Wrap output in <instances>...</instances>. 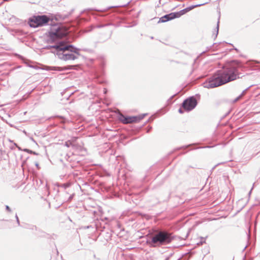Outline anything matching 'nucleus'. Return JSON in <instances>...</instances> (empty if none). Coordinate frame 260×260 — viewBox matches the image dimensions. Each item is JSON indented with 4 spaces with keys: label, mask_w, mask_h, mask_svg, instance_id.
Masks as SVG:
<instances>
[{
    "label": "nucleus",
    "mask_w": 260,
    "mask_h": 260,
    "mask_svg": "<svg viewBox=\"0 0 260 260\" xmlns=\"http://www.w3.org/2000/svg\"><path fill=\"white\" fill-rule=\"evenodd\" d=\"M251 192V190L249 191V194H250Z\"/></svg>",
    "instance_id": "37998d69"
},
{
    "label": "nucleus",
    "mask_w": 260,
    "mask_h": 260,
    "mask_svg": "<svg viewBox=\"0 0 260 260\" xmlns=\"http://www.w3.org/2000/svg\"><path fill=\"white\" fill-rule=\"evenodd\" d=\"M176 18L175 14L174 12H171L169 14L164 15L163 16L159 18L158 23H165L169 21H171Z\"/></svg>",
    "instance_id": "6e6552de"
},
{
    "label": "nucleus",
    "mask_w": 260,
    "mask_h": 260,
    "mask_svg": "<svg viewBox=\"0 0 260 260\" xmlns=\"http://www.w3.org/2000/svg\"><path fill=\"white\" fill-rule=\"evenodd\" d=\"M206 147H207V148H210V146H207Z\"/></svg>",
    "instance_id": "a18cd8bd"
},
{
    "label": "nucleus",
    "mask_w": 260,
    "mask_h": 260,
    "mask_svg": "<svg viewBox=\"0 0 260 260\" xmlns=\"http://www.w3.org/2000/svg\"><path fill=\"white\" fill-rule=\"evenodd\" d=\"M153 118H152V119H151V118H150L147 120V122H149V121H152V120H153Z\"/></svg>",
    "instance_id": "f704fd0d"
},
{
    "label": "nucleus",
    "mask_w": 260,
    "mask_h": 260,
    "mask_svg": "<svg viewBox=\"0 0 260 260\" xmlns=\"http://www.w3.org/2000/svg\"><path fill=\"white\" fill-rule=\"evenodd\" d=\"M55 53L58 58L64 61L74 60L78 58L77 56L70 52L69 49H59Z\"/></svg>",
    "instance_id": "0eeeda50"
},
{
    "label": "nucleus",
    "mask_w": 260,
    "mask_h": 260,
    "mask_svg": "<svg viewBox=\"0 0 260 260\" xmlns=\"http://www.w3.org/2000/svg\"><path fill=\"white\" fill-rule=\"evenodd\" d=\"M23 150L24 152H27V153H30V154H34V155H38V154L37 152H36L35 151H32V150H29V149H26V148H25V149H24Z\"/></svg>",
    "instance_id": "f3484780"
},
{
    "label": "nucleus",
    "mask_w": 260,
    "mask_h": 260,
    "mask_svg": "<svg viewBox=\"0 0 260 260\" xmlns=\"http://www.w3.org/2000/svg\"><path fill=\"white\" fill-rule=\"evenodd\" d=\"M50 20V17L46 15H34L28 19V23L30 27L36 28L48 24Z\"/></svg>",
    "instance_id": "20e7f679"
},
{
    "label": "nucleus",
    "mask_w": 260,
    "mask_h": 260,
    "mask_svg": "<svg viewBox=\"0 0 260 260\" xmlns=\"http://www.w3.org/2000/svg\"><path fill=\"white\" fill-rule=\"evenodd\" d=\"M49 24L50 25V29L46 32V35L49 38V41L53 43L56 41L57 39L63 36L64 32L61 24L51 23Z\"/></svg>",
    "instance_id": "7ed1b4c3"
},
{
    "label": "nucleus",
    "mask_w": 260,
    "mask_h": 260,
    "mask_svg": "<svg viewBox=\"0 0 260 260\" xmlns=\"http://www.w3.org/2000/svg\"><path fill=\"white\" fill-rule=\"evenodd\" d=\"M72 145V142L69 140L65 142L64 146H67V147H70Z\"/></svg>",
    "instance_id": "6ab92c4d"
},
{
    "label": "nucleus",
    "mask_w": 260,
    "mask_h": 260,
    "mask_svg": "<svg viewBox=\"0 0 260 260\" xmlns=\"http://www.w3.org/2000/svg\"><path fill=\"white\" fill-rule=\"evenodd\" d=\"M103 26V25H98L96 27H98V28H101V27H102Z\"/></svg>",
    "instance_id": "c9c22d12"
},
{
    "label": "nucleus",
    "mask_w": 260,
    "mask_h": 260,
    "mask_svg": "<svg viewBox=\"0 0 260 260\" xmlns=\"http://www.w3.org/2000/svg\"><path fill=\"white\" fill-rule=\"evenodd\" d=\"M16 55L17 56H18V57L19 58L21 59H24V57L22 56H21V55H20L19 54H16Z\"/></svg>",
    "instance_id": "cd10ccee"
},
{
    "label": "nucleus",
    "mask_w": 260,
    "mask_h": 260,
    "mask_svg": "<svg viewBox=\"0 0 260 260\" xmlns=\"http://www.w3.org/2000/svg\"><path fill=\"white\" fill-rule=\"evenodd\" d=\"M35 166H36V167L38 169H40V167L39 166V164L38 162H35Z\"/></svg>",
    "instance_id": "c756f323"
},
{
    "label": "nucleus",
    "mask_w": 260,
    "mask_h": 260,
    "mask_svg": "<svg viewBox=\"0 0 260 260\" xmlns=\"http://www.w3.org/2000/svg\"><path fill=\"white\" fill-rule=\"evenodd\" d=\"M191 145L190 144V145H186V146H182V147H181L177 148L176 149H175V151L178 150H180L181 149H186V148L190 146Z\"/></svg>",
    "instance_id": "412c9836"
},
{
    "label": "nucleus",
    "mask_w": 260,
    "mask_h": 260,
    "mask_svg": "<svg viewBox=\"0 0 260 260\" xmlns=\"http://www.w3.org/2000/svg\"><path fill=\"white\" fill-rule=\"evenodd\" d=\"M242 98V95H239L237 98H236L233 101V103H236L240 99Z\"/></svg>",
    "instance_id": "4be33fe9"
},
{
    "label": "nucleus",
    "mask_w": 260,
    "mask_h": 260,
    "mask_svg": "<svg viewBox=\"0 0 260 260\" xmlns=\"http://www.w3.org/2000/svg\"><path fill=\"white\" fill-rule=\"evenodd\" d=\"M64 187H65V188H66V187H68V186H69V185H66V184H64Z\"/></svg>",
    "instance_id": "4c0bfd02"
},
{
    "label": "nucleus",
    "mask_w": 260,
    "mask_h": 260,
    "mask_svg": "<svg viewBox=\"0 0 260 260\" xmlns=\"http://www.w3.org/2000/svg\"><path fill=\"white\" fill-rule=\"evenodd\" d=\"M204 53H205V51H203V52L202 53V54Z\"/></svg>",
    "instance_id": "c03bdc74"
},
{
    "label": "nucleus",
    "mask_w": 260,
    "mask_h": 260,
    "mask_svg": "<svg viewBox=\"0 0 260 260\" xmlns=\"http://www.w3.org/2000/svg\"><path fill=\"white\" fill-rule=\"evenodd\" d=\"M69 49V51L70 52H71V53H75L76 54H77L78 55H79L80 54H79V48H77L75 47H74L73 45H68V44H66L65 43V42L63 41V48H62L61 49Z\"/></svg>",
    "instance_id": "9b49d317"
},
{
    "label": "nucleus",
    "mask_w": 260,
    "mask_h": 260,
    "mask_svg": "<svg viewBox=\"0 0 260 260\" xmlns=\"http://www.w3.org/2000/svg\"><path fill=\"white\" fill-rule=\"evenodd\" d=\"M219 18H218L217 25L215 29V32H213V36H214V39L217 38L219 31Z\"/></svg>",
    "instance_id": "dca6fc26"
},
{
    "label": "nucleus",
    "mask_w": 260,
    "mask_h": 260,
    "mask_svg": "<svg viewBox=\"0 0 260 260\" xmlns=\"http://www.w3.org/2000/svg\"><path fill=\"white\" fill-rule=\"evenodd\" d=\"M173 255V253H170V254L169 255H168L166 257L165 260H169L171 258V256H172V255Z\"/></svg>",
    "instance_id": "5701e85b"
},
{
    "label": "nucleus",
    "mask_w": 260,
    "mask_h": 260,
    "mask_svg": "<svg viewBox=\"0 0 260 260\" xmlns=\"http://www.w3.org/2000/svg\"><path fill=\"white\" fill-rule=\"evenodd\" d=\"M130 3V1H127L126 3L119 6H116V7H123L128 5Z\"/></svg>",
    "instance_id": "aec40b11"
},
{
    "label": "nucleus",
    "mask_w": 260,
    "mask_h": 260,
    "mask_svg": "<svg viewBox=\"0 0 260 260\" xmlns=\"http://www.w3.org/2000/svg\"><path fill=\"white\" fill-rule=\"evenodd\" d=\"M211 48H212V46L208 47L207 48V50H209L210 49H211Z\"/></svg>",
    "instance_id": "72a5a7b5"
},
{
    "label": "nucleus",
    "mask_w": 260,
    "mask_h": 260,
    "mask_svg": "<svg viewBox=\"0 0 260 260\" xmlns=\"http://www.w3.org/2000/svg\"><path fill=\"white\" fill-rule=\"evenodd\" d=\"M198 105V102L194 96L187 98L183 101L181 107L178 110L180 114L184 113V111L189 112L194 109Z\"/></svg>",
    "instance_id": "39448f33"
},
{
    "label": "nucleus",
    "mask_w": 260,
    "mask_h": 260,
    "mask_svg": "<svg viewBox=\"0 0 260 260\" xmlns=\"http://www.w3.org/2000/svg\"><path fill=\"white\" fill-rule=\"evenodd\" d=\"M94 27V26H93V25H91V26H90V28H89L88 30H87L86 31H91V30L93 29V28Z\"/></svg>",
    "instance_id": "c85d7f7f"
},
{
    "label": "nucleus",
    "mask_w": 260,
    "mask_h": 260,
    "mask_svg": "<svg viewBox=\"0 0 260 260\" xmlns=\"http://www.w3.org/2000/svg\"><path fill=\"white\" fill-rule=\"evenodd\" d=\"M60 118H63L62 116H58Z\"/></svg>",
    "instance_id": "ea45409f"
},
{
    "label": "nucleus",
    "mask_w": 260,
    "mask_h": 260,
    "mask_svg": "<svg viewBox=\"0 0 260 260\" xmlns=\"http://www.w3.org/2000/svg\"><path fill=\"white\" fill-rule=\"evenodd\" d=\"M6 210L7 211L9 212H11L12 211V210H11V208H10V207L9 206H8V205L6 206Z\"/></svg>",
    "instance_id": "a878e982"
},
{
    "label": "nucleus",
    "mask_w": 260,
    "mask_h": 260,
    "mask_svg": "<svg viewBox=\"0 0 260 260\" xmlns=\"http://www.w3.org/2000/svg\"><path fill=\"white\" fill-rule=\"evenodd\" d=\"M63 41H59V42H57L54 45H48V46H46L45 47V49H51V48L55 49V51H51V52L56 55V53L55 52H57L59 50V49L62 50L61 49H62V48H63Z\"/></svg>",
    "instance_id": "1a4fd4ad"
},
{
    "label": "nucleus",
    "mask_w": 260,
    "mask_h": 260,
    "mask_svg": "<svg viewBox=\"0 0 260 260\" xmlns=\"http://www.w3.org/2000/svg\"><path fill=\"white\" fill-rule=\"evenodd\" d=\"M147 115V113L142 114L138 116H125L121 113L118 114V119L119 121L123 124L133 123L139 122L141 120L143 119L145 116Z\"/></svg>",
    "instance_id": "423d86ee"
},
{
    "label": "nucleus",
    "mask_w": 260,
    "mask_h": 260,
    "mask_svg": "<svg viewBox=\"0 0 260 260\" xmlns=\"http://www.w3.org/2000/svg\"><path fill=\"white\" fill-rule=\"evenodd\" d=\"M210 2V0H208V1L205 2H204L203 3H202V4H197V5H195L190 6L187 7V9H188V10L189 11L192 10L193 9H194L195 8H197V7H200V6H203V5H204L205 4H208Z\"/></svg>",
    "instance_id": "4468645a"
},
{
    "label": "nucleus",
    "mask_w": 260,
    "mask_h": 260,
    "mask_svg": "<svg viewBox=\"0 0 260 260\" xmlns=\"http://www.w3.org/2000/svg\"><path fill=\"white\" fill-rule=\"evenodd\" d=\"M37 226H35V225H33V226H32V228H31V229H32V230H34V229H35V230H37Z\"/></svg>",
    "instance_id": "7c9ffc66"
},
{
    "label": "nucleus",
    "mask_w": 260,
    "mask_h": 260,
    "mask_svg": "<svg viewBox=\"0 0 260 260\" xmlns=\"http://www.w3.org/2000/svg\"><path fill=\"white\" fill-rule=\"evenodd\" d=\"M14 145L18 148L19 150H21V148L17 145V144L14 143Z\"/></svg>",
    "instance_id": "473e14b6"
},
{
    "label": "nucleus",
    "mask_w": 260,
    "mask_h": 260,
    "mask_svg": "<svg viewBox=\"0 0 260 260\" xmlns=\"http://www.w3.org/2000/svg\"><path fill=\"white\" fill-rule=\"evenodd\" d=\"M216 45V43H214V44H213V46H214V45Z\"/></svg>",
    "instance_id": "a19ab883"
},
{
    "label": "nucleus",
    "mask_w": 260,
    "mask_h": 260,
    "mask_svg": "<svg viewBox=\"0 0 260 260\" xmlns=\"http://www.w3.org/2000/svg\"><path fill=\"white\" fill-rule=\"evenodd\" d=\"M188 12H189V10H188V9H187V7L183 10H180L179 12H176L174 13L175 14L176 18H179L180 17H181L182 15L186 14Z\"/></svg>",
    "instance_id": "ddd939ff"
},
{
    "label": "nucleus",
    "mask_w": 260,
    "mask_h": 260,
    "mask_svg": "<svg viewBox=\"0 0 260 260\" xmlns=\"http://www.w3.org/2000/svg\"><path fill=\"white\" fill-rule=\"evenodd\" d=\"M205 243V238L204 237H201V241L200 243L201 244H203V243Z\"/></svg>",
    "instance_id": "393cba45"
},
{
    "label": "nucleus",
    "mask_w": 260,
    "mask_h": 260,
    "mask_svg": "<svg viewBox=\"0 0 260 260\" xmlns=\"http://www.w3.org/2000/svg\"><path fill=\"white\" fill-rule=\"evenodd\" d=\"M106 65V62L104 59H102L100 60L99 68L98 72H99V75L102 76L104 74V68Z\"/></svg>",
    "instance_id": "f8f14e48"
},
{
    "label": "nucleus",
    "mask_w": 260,
    "mask_h": 260,
    "mask_svg": "<svg viewBox=\"0 0 260 260\" xmlns=\"http://www.w3.org/2000/svg\"><path fill=\"white\" fill-rule=\"evenodd\" d=\"M29 67H30V68H35L34 66H29Z\"/></svg>",
    "instance_id": "58836bf2"
},
{
    "label": "nucleus",
    "mask_w": 260,
    "mask_h": 260,
    "mask_svg": "<svg viewBox=\"0 0 260 260\" xmlns=\"http://www.w3.org/2000/svg\"><path fill=\"white\" fill-rule=\"evenodd\" d=\"M250 86L248 87V88H247L246 89H245V90H244L243 91V92L241 93V94L240 95H242V97L243 96L244 94L245 93V91L248 89L249 88H250Z\"/></svg>",
    "instance_id": "bb28decb"
},
{
    "label": "nucleus",
    "mask_w": 260,
    "mask_h": 260,
    "mask_svg": "<svg viewBox=\"0 0 260 260\" xmlns=\"http://www.w3.org/2000/svg\"><path fill=\"white\" fill-rule=\"evenodd\" d=\"M174 239L172 234L166 230L157 231L147 238L146 244L150 247H158L169 244Z\"/></svg>",
    "instance_id": "f03ea898"
},
{
    "label": "nucleus",
    "mask_w": 260,
    "mask_h": 260,
    "mask_svg": "<svg viewBox=\"0 0 260 260\" xmlns=\"http://www.w3.org/2000/svg\"><path fill=\"white\" fill-rule=\"evenodd\" d=\"M48 68H51V67H48ZM51 68H52V70H57V71H64V70H67L66 68H62V67H51ZM73 69V66H70L67 68V69Z\"/></svg>",
    "instance_id": "2eb2a0df"
},
{
    "label": "nucleus",
    "mask_w": 260,
    "mask_h": 260,
    "mask_svg": "<svg viewBox=\"0 0 260 260\" xmlns=\"http://www.w3.org/2000/svg\"><path fill=\"white\" fill-rule=\"evenodd\" d=\"M216 166H217V165H215L214 167H213V168L212 169V170H213Z\"/></svg>",
    "instance_id": "e433bc0d"
},
{
    "label": "nucleus",
    "mask_w": 260,
    "mask_h": 260,
    "mask_svg": "<svg viewBox=\"0 0 260 260\" xmlns=\"http://www.w3.org/2000/svg\"><path fill=\"white\" fill-rule=\"evenodd\" d=\"M92 10H93L91 8L85 9L81 12L80 15H82L85 13L88 14L89 13L91 12V11H92Z\"/></svg>",
    "instance_id": "a211bd4d"
},
{
    "label": "nucleus",
    "mask_w": 260,
    "mask_h": 260,
    "mask_svg": "<svg viewBox=\"0 0 260 260\" xmlns=\"http://www.w3.org/2000/svg\"><path fill=\"white\" fill-rule=\"evenodd\" d=\"M15 218L16 219L17 223H18V225H20V221H19V218H18L17 214H16V215H15Z\"/></svg>",
    "instance_id": "b1692460"
},
{
    "label": "nucleus",
    "mask_w": 260,
    "mask_h": 260,
    "mask_svg": "<svg viewBox=\"0 0 260 260\" xmlns=\"http://www.w3.org/2000/svg\"><path fill=\"white\" fill-rule=\"evenodd\" d=\"M260 64V61L256 60H249L244 66L238 61H233L231 63L222 67L217 71L212 76L203 83V86L206 88H213L224 85L227 83L241 78L240 71H243L247 68L257 67L260 70V67L255 66Z\"/></svg>",
    "instance_id": "f257e3e1"
},
{
    "label": "nucleus",
    "mask_w": 260,
    "mask_h": 260,
    "mask_svg": "<svg viewBox=\"0 0 260 260\" xmlns=\"http://www.w3.org/2000/svg\"><path fill=\"white\" fill-rule=\"evenodd\" d=\"M31 139L33 141H34V142H35V141H34V139H33L32 138H31Z\"/></svg>",
    "instance_id": "79ce46f5"
},
{
    "label": "nucleus",
    "mask_w": 260,
    "mask_h": 260,
    "mask_svg": "<svg viewBox=\"0 0 260 260\" xmlns=\"http://www.w3.org/2000/svg\"><path fill=\"white\" fill-rule=\"evenodd\" d=\"M151 129H152V127H151V126H150V127H149L148 128V129L147 130V133H149V132L151 131Z\"/></svg>",
    "instance_id": "2f4dec72"
},
{
    "label": "nucleus",
    "mask_w": 260,
    "mask_h": 260,
    "mask_svg": "<svg viewBox=\"0 0 260 260\" xmlns=\"http://www.w3.org/2000/svg\"><path fill=\"white\" fill-rule=\"evenodd\" d=\"M74 9H73L71 10V11L70 12H69L67 14L57 13L54 15V19L56 21L64 20L66 19L67 18H68L69 17V16H70L71 15V14L74 12Z\"/></svg>",
    "instance_id": "9d476101"
}]
</instances>
